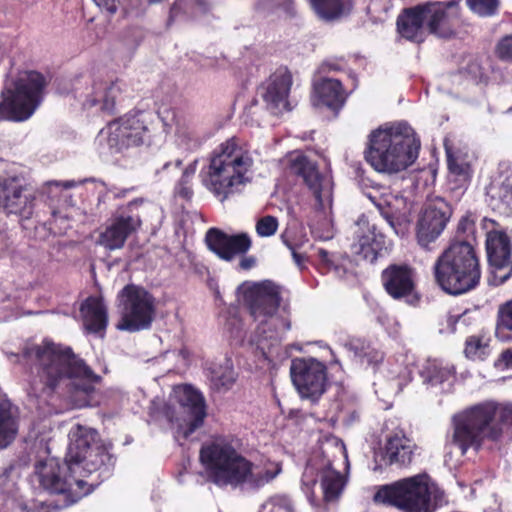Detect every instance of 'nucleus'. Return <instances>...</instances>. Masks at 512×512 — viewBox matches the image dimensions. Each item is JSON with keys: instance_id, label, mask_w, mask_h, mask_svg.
<instances>
[{"instance_id": "nucleus-16", "label": "nucleus", "mask_w": 512, "mask_h": 512, "mask_svg": "<svg viewBox=\"0 0 512 512\" xmlns=\"http://www.w3.org/2000/svg\"><path fill=\"white\" fill-rule=\"evenodd\" d=\"M142 203V199H134L118 209L111 223L100 233L97 243L110 251L122 248L128 237L141 227L140 215L135 210Z\"/></svg>"}, {"instance_id": "nucleus-27", "label": "nucleus", "mask_w": 512, "mask_h": 512, "mask_svg": "<svg viewBox=\"0 0 512 512\" xmlns=\"http://www.w3.org/2000/svg\"><path fill=\"white\" fill-rule=\"evenodd\" d=\"M202 185L224 202V143L211 153L208 164L199 173Z\"/></svg>"}, {"instance_id": "nucleus-34", "label": "nucleus", "mask_w": 512, "mask_h": 512, "mask_svg": "<svg viewBox=\"0 0 512 512\" xmlns=\"http://www.w3.org/2000/svg\"><path fill=\"white\" fill-rule=\"evenodd\" d=\"M209 9L210 3L207 0H175L169 9L166 26L170 27L175 22L195 19Z\"/></svg>"}, {"instance_id": "nucleus-39", "label": "nucleus", "mask_w": 512, "mask_h": 512, "mask_svg": "<svg viewBox=\"0 0 512 512\" xmlns=\"http://www.w3.org/2000/svg\"><path fill=\"white\" fill-rule=\"evenodd\" d=\"M313 9L324 21L339 19L344 12L342 0H311Z\"/></svg>"}, {"instance_id": "nucleus-40", "label": "nucleus", "mask_w": 512, "mask_h": 512, "mask_svg": "<svg viewBox=\"0 0 512 512\" xmlns=\"http://www.w3.org/2000/svg\"><path fill=\"white\" fill-rule=\"evenodd\" d=\"M251 246L252 241L247 233L226 234V261H231L235 256L246 254Z\"/></svg>"}, {"instance_id": "nucleus-9", "label": "nucleus", "mask_w": 512, "mask_h": 512, "mask_svg": "<svg viewBox=\"0 0 512 512\" xmlns=\"http://www.w3.org/2000/svg\"><path fill=\"white\" fill-rule=\"evenodd\" d=\"M47 85L43 74L29 71L6 85L1 92L0 120L22 122L29 119L43 101Z\"/></svg>"}, {"instance_id": "nucleus-44", "label": "nucleus", "mask_w": 512, "mask_h": 512, "mask_svg": "<svg viewBox=\"0 0 512 512\" xmlns=\"http://www.w3.org/2000/svg\"><path fill=\"white\" fill-rule=\"evenodd\" d=\"M205 243L210 251L224 260V231L215 227L208 229L205 235Z\"/></svg>"}, {"instance_id": "nucleus-12", "label": "nucleus", "mask_w": 512, "mask_h": 512, "mask_svg": "<svg viewBox=\"0 0 512 512\" xmlns=\"http://www.w3.org/2000/svg\"><path fill=\"white\" fill-rule=\"evenodd\" d=\"M121 320L116 325L120 331L130 333L151 327L155 315V299L145 288L127 284L117 295Z\"/></svg>"}, {"instance_id": "nucleus-17", "label": "nucleus", "mask_w": 512, "mask_h": 512, "mask_svg": "<svg viewBox=\"0 0 512 512\" xmlns=\"http://www.w3.org/2000/svg\"><path fill=\"white\" fill-rule=\"evenodd\" d=\"M179 403L176 417V439H188L204 423L206 406L202 394L192 385H183L177 391Z\"/></svg>"}, {"instance_id": "nucleus-22", "label": "nucleus", "mask_w": 512, "mask_h": 512, "mask_svg": "<svg viewBox=\"0 0 512 512\" xmlns=\"http://www.w3.org/2000/svg\"><path fill=\"white\" fill-rule=\"evenodd\" d=\"M416 275L415 268L409 264H390L382 271L381 282L386 293L398 300L413 294Z\"/></svg>"}, {"instance_id": "nucleus-62", "label": "nucleus", "mask_w": 512, "mask_h": 512, "mask_svg": "<svg viewBox=\"0 0 512 512\" xmlns=\"http://www.w3.org/2000/svg\"><path fill=\"white\" fill-rule=\"evenodd\" d=\"M195 272L199 275L207 274V276L210 274V271L208 268L202 264H196L195 265Z\"/></svg>"}, {"instance_id": "nucleus-6", "label": "nucleus", "mask_w": 512, "mask_h": 512, "mask_svg": "<svg viewBox=\"0 0 512 512\" xmlns=\"http://www.w3.org/2000/svg\"><path fill=\"white\" fill-rule=\"evenodd\" d=\"M437 285L447 294L458 296L475 289L481 279V266L469 240H455L438 256L433 266Z\"/></svg>"}, {"instance_id": "nucleus-20", "label": "nucleus", "mask_w": 512, "mask_h": 512, "mask_svg": "<svg viewBox=\"0 0 512 512\" xmlns=\"http://www.w3.org/2000/svg\"><path fill=\"white\" fill-rule=\"evenodd\" d=\"M426 28L439 38L455 35V24L459 18V0L425 2Z\"/></svg>"}, {"instance_id": "nucleus-8", "label": "nucleus", "mask_w": 512, "mask_h": 512, "mask_svg": "<svg viewBox=\"0 0 512 512\" xmlns=\"http://www.w3.org/2000/svg\"><path fill=\"white\" fill-rule=\"evenodd\" d=\"M75 474V466L67 459V455L63 461L48 457L35 463L30 482L32 487L40 492L62 497L53 507L61 510L91 493V489H85L87 482L77 478Z\"/></svg>"}, {"instance_id": "nucleus-28", "label": "nucleus", "mask_w": 512, "mask_h": 512, "mask_svg": "<svg viewBox=\"0 0 512 512\" xmlns=\"http://www.w3.org/2000/svg\"><path fill=\"white\" fill-rule=\"evenodd\" d=\"M158 118L162 123L163 131L169 133L173 128H176L175 133L179 145L187 150H195L200 147L202 141L192 127L187 126L178 118L175 109L162 106L158 109Z\"/></svg>"}, {"instance_id": "nucleus-64", "label": "nucleus", "mask_w": 512, "mask_h": 512, "mask_svg": "<svg viewBox=\"0 0 512 512\" xmlns=\"http://www.w3.org/2000/svg\"><path fill=\"white\" fill-rule=\"evenodd\" d=\"M13 469H14V468H13V466H9V467H6V468L3 470L2 474L0 475V482H1V483L4 481V479H6V478L9 476L10 472H11Z\"/></svg>"}, {"instance_id": "nucleus-13", "label": "nucleus", "mask_w": 512, "mask_h": 512, "mask_svg": "<svg viewBox=\"0 0 512 512\" xmlns=\"http://www.w3.org/2000/svg\"><path fill=\"white\" fill-rule=\"evenodd\" d=\"M254 160L247 145L239 138L226 141V198L242 193L252 182Z\"/></svg>"}, {"instance_id": "nucleus-10", "label": "nucleus", "mask_w": 512, "mask_h": 512, "mask_svg": "<svg viewBox=\"0 0 512 512\" xmlns=\"http://www.w3.org/2000/svg\"><path fill=\"white\" fill-rule=\"evenodd\" d=\"M241 446L240 439L226 437V486L241 493L256 492L282 473L280 462H268L254 470V464L237 452Z\"/></svg>"}, {"instance_id": "nucleus-26", "label": "nucleus", "mask_w": 512, "mask_h": 512, "mask_svg": "<svg viewBox=\"0 0 512 512\" xmlns=\"http://www.w3.org/2000/svg\"><path fill=\"white\" fill-rule=\"evenodd\" d=\"M424 8L422 3L401 11L396 20L401 37L414 43L424 42L427 30Z\"/></svg>"}, {"instance_id": "nucleus-3", "label": "nucleus", "mask_w": 512, "mask_h": 512, "mask_svg": "<svg viewBox=\"0 0 512 512\" xmlns=\"http://www.w3.org/2000/svg\"><path fill=\"white\" fill-rule=\"evenodd\" d=\"M68 437L67 459L81 477H92L85 487L92 492L114 473L117 457L112 453L113 446L103 442L96 429L80 424L71 428Z\"/></svg>"}, {"instance_id": "nucleus-55", "label": "nucleus", "mask_w": 512, "mask_h": 512, "mask_svg": "<svg viewBox=\"0 0 512 512\" xmlns=\"http://www.w3.org/2000/svg\"><path fill=\"white\" fill-rule=\"evenodd\" d=\"M206 284L209 290L213 293L215 300L221 303L223 299L219 289L218 281L213 276H211V274H209L207 276Z\"/></svg>"}, {"instance_id": "nucleus-46", "label": "nucleus", "mask_w": 512, "mask_h": 512, "mask_svg": "<svg viewBox=\"0 0 512 512\" xmlns=\"http://www.w3.org/2000/svg\"><path fill=\"white\" fill-rule=\"evenodd\" d=\"M475 232V220L472 218V215L466 214L462 216L457 225V237H462L461 240H469L474 245L473 242H475Z\"/></svg>"}, {"instance_id": "nucleus-14", "label": "nucleus", "mask_w": 512, "mask_h": 512, "mask_svg": "<svg viewBox=\"0 0 512 512\" xmlns=\"http://www.w3.org/2000/svg\"><path fill=\"white\" fill-rule=\"evenodd\" d=\"M290 375L301 398L316 402L326 391L327 368L315 358L293 359Z\"/></svg>"}, {"instance_id": "nucleus-33", "label": "nucleus", "mask_w": 512, "mask_h": 512, "mask_svg": "<svg viewBox=\"0 0 512 512\" xmlns=\"http://www.w3.org/2000/svg\"><path fill=\"white\" fill-rule=\"evenodd\" d=\"M18 415L17 406L7 398L0 399V449L14 441L19 428Z\"/></svg>"}, {"instance_id": "nucleus-25", "label": "nucleus", "mask_w": 512, "mask_h": 512, "mask_svg": "<svg viewBox=\"0 0 512 512\" xmlns=\"http://www.w3.org/2000/svg\"><path fill=\"white\" fill-rule=\"evenodd\" d=\"M122 92V82L98 81L94 82L92 92L87 94L82 102L84 108H94L104 114L112 115L116 112V101Z\"/></svg>"}, {"instance_id": "nucleus-15", "label": "nucleus", "mask_w": 512, "mask_h": 512, "mask_svg": "<svg viewBox=\"0 0 512 512\" xmlns=\"http://www.w3.org/2000/svg\"><path fill=\"white\" fill-rule=\"evenodd\" d=\"M453 214L452 206L444 198L435 197L429 200L417 220L416 239L418 244L430 250L443 233Z\"/></svg>"}, {"instance_id": "nucleus-18", "label": "nucleus", "mask_w": 512, "mask_h": 512, "mask_svg": "<svg viewBox=\"0 0 512 512\" xmlns=\"http://www.w3.org/2000/svg\"><path fill=\"white\" fill-rule=\"evenodd\" d=\"M35 196L24 177L6 175L0 178V208L7 215L29 219L34 211Z\"/></svg>"}, {"instance_id": "nucleus-54", "label": "nucleus", "mask_w": 512, "mask_h": 512, "mask_svg": "<svg viewBox=\"0 0 512 512\" xmlns=\"http://www.w3.org/2000/svg\"><path fill=\"white\" fill-rule=\"evenodd\" d=\"M281 241L283 244L291 251L294 261L300 265L303 257L301 254L297 252V246L291 241L289 233L287 231H284L281 236Z\"/></svg>"}, {"instance_id": "nucleus-53", "label": "nucleus", "mask_w": 512, "mask_h": 512, "mask_svg": "<svg viewBox=\"0 0 512 512\" xmlns=\"http://www.w3.org/2000/svg\"><path fill=\"white\" fill-rule=\"evenodd\" d=\"M18 506L22 511L26 512H49L45 511V502L44 501H19Z\"/></svg>"}, {"instance_id": "nucleus-52", "label": "nucleus", "mask_w": 512, "mask_h": 512, "mask_svg": "<svg viewBox=\"0 0 512 512\" xmlns=\"http://www.w3.org/2000/svg\"><path fill=\"white\" fill-rule=\"evenodd\" d=\"M94 3L100 8L102 12L107 13L109 16H113L120 5V0H93Z\"/></svg>"}, {"instance_id": "nucleus-58", "label": "nucleus", "mask_w": 512, "mask_h": 512, "mask_svg": "<svg viewBox=\"0 0 512 512\" xmlns=\"http://www.w3.org/2000/svg\"><path fill=\"white\" fill-rule=\"evenodd\" d=\"M256 265V258L254 256H244L240 262L239 267L243 270H249Z\"/></svg>"}, {"instance_id": "nucleus-21", "label": "nucleus", "mask_w": 512, "mask_h": 512, "mask_svg": "<svg viewBox=\"0 0 512 512\" xmlns=\"http://www.w3.org/2000/svg\"><path fill=\"white\" fill-rule=\"evenodd\" d=\"M511 251V240L505 232L492 230L487 233V259L494 269L493 283L495 285L503 284L511 276Z\"/></svg>"}, {"instance_id": "nucleus-56", "label": "nucleus", "mask_w": 512, "mask_h": 512, "mask_svg": "<svg viewBox=\"0 0 512 512\" xmlns=\"http://www.w3.org/2000/svg\"><path fill=\"white\" fill-rule=\"evenodd\" d=\"M481 347V340L478 337L472 336L466 340L465 352L467 355H475Z\"/></svg>"}, {"instance_id": "nucleus-42", "label": "nucleus", "mask_w": 512, "mask_h": 512, "mask_svg": "<svg viewBox=\"0 0 512 512\" xmlns=\"http://www.w3.org/2000/svg\"><path fill=\"white\" fill-rule=\"evenodd\" d=\"M258 512H295V506L288 495L276 494L268 498Z\"/></svg>"}, {"instance_id": "nucleus-24", "label": "nucleus", "mask_w": 512, "mask_h": 512, "mask_svg": "<svg viewBox=\"0 0 512 512\" xmlns=\"http://www.w3.org/2000/svg\"><path fill=\"white\" fill-rule=\"evenodd\" d=\"M386 247V236L377 231L375 225L367 226L366 230L357 223V230L354 232V241L351 244L352 254L361 259L373 263L377 260L379 253Z\"/></svg>"}, {"instance_id": "nucleus-7", "label": "nucleus", "mask_w": 512, "mask_h": 512, "mask_svg": "<svg viewBox=\"0 0 512 512\" xmlns=\"http://www.w3.org/2000/svg\"><path fill=\"white\" fill-rule=\"evenodd\" d=\"M245 300L250 314L259 321L250 343L265 355L291 329L288 319L275 317L281 303L279 286L269 280L255 284L245 295Z\"/></svg>"}, {"instance_id": "nucleus-63", "label": "nucleus", "mask_w": 512, "mask_h": 512, "mask_svg": "<svg viewBox=\"0 0 512 512\" xmlns=\"http://www.w3.org/2000/svg\"><path fill=\"white\" fill-rule=\"evenodd\" d=\"M172 164H174V166H175L176 168H180V167L182 166V164H183V161H182V160H180V159L175 160V161H174V163H172V162L168 161V162H166V163H164V164H163V166H162V171L167 170V169H168Z\"/></svg>"}, {"instance_id": "nucleus-1", "label": "nucleus", "mask_w": 512, "mask_h": 512, "mask_svg": "<svg viewBox=\"0 0 512 512\" xmlns=\"http://www.w3.org/2000/svg\"><path fill=\"white\" fill-rule=\"evenodd\" d=\"M14 362L32 363L27 394L39 402H47L53 394L68 395L76 408L98 404L96 385L102 377L96 374L71 347L44 340L41 345L27 346L20 354H12Z\"/></svg>"}, {"instance_id": "nucleus-23", "label": "nucleus", "mask_w": 512, "mask_h": 512, "mask_svg": "<svg viewBox=\"0 0 512 512\" xmlns=\"http://www.w3.org/2000/svg\"><path fill=\"white\" fill-rule=\"evenodd\" d=\"M199 460L204 468L201 473L207 481L216 484L219 487L224 486V439L202 444Z\"/></svg>"}, {"instance_id": "nucleus-31", "label": "nucleus", "mask_w": 512, "mask_h": 512, "mask_svg": "<svg viewBox=\"0 0 512 512\" xmlns=\"http://www.w3.org/2000/svg\"><path fill=\"white\" fill-rule=\"evenodd\" d=\"M80 312L87 332L103 338L108 325V313L104 303L96 297H88L81 303Z\"/></svg>"}, {"instance_id": "nucleus-47", "label": "nucleus", "mask_w": 512, "mask_h": 512, "mask_svg": "<svg viewBox=\"0 0 512 512\" xmlns=\"http://www.w3.org/2000/svg\"><path fill=\"white\" fill-rule=\"evenodd\" d=\"M487 194L502 202H509L512 200V176H507L500 185L492 184L488 188Z\"/></svg>"}, {"instance_id": "nucleus-36", "label": "nucleus", "mask_w": 512, "mask_h": 512, "mask_svg": "<svg viewBox=\"0 0 512 512\" xmlns=\"http://www.w3.org/2000/svg\"><path fill=\"white\" fill-rule=\"evenodd\" d=\"M344 348L351 352L362 364L376 365L382 362L384 355L370 342L358 337H351L344 343Z\"/></svg>"}, {"instance_id": "nucleus-57", "label": "nucleus", "mask_w": 512, "mask_h": 512, "mask_svg": "<svg viewBox=\"0 0 512 512\" xmlns=\"http://www.w3.org/2000/svg\"><path fill=\"white\" fill-rule=\"evenodd\" d=\"M210 382L212 389L220 390L224 387V373H214V371H211Z\"/></svg>"}, {"instance_id": "nucleus-43", "label": "nucleus", "mask_w": 512, "mask_h": 512, "mask_svg": "<svg viewBox=\"0 0 512 512\" xmlns=\"http://www.w3.org/2000/svg\"><path fill=\"white\" fill-rule=\"evenodd\" d=\"M425 381L432 386L440 385L452 378L453 373L449 368L439 367L436 364L427 366L422 372Z\"/></svg>"}, {"instance_id": "nucleus-45", "label": "nucleus", "mask_w": 512, "mask_h": 512, "mask_svg": "<svg viewBox=\"0 0 512 512\" xmlns=\"http://www.w3.org/2000/svg\"><path fill=\"white\" fill-rule=\"evenodd\" d=\"M472 12L481 17H490L497 13L499 0H466Z\"/></svg>"}, {"instance_id": "nucleus-49", "label": "nucleus", "mask_w": 512, "mask_h": 512, "mask_svg": "<svg viewBox=\"0 0 512 512\" xmlns=\"http://www.w3.org/2000/svg\"><path fill=\"white\" fill-rule=\"evenodd\" d=\"M321 261L326 264L329 270L333 271L338 277H343L346 273V268L343 264L339 263L338 258L328 251L321 249L319 251Z\"/></svg>"}, {"instance_id": "nucleus-51", "label": "nucleus", "mask_w": 512, "mask_h": 512, "mask_svg": "<svg viewBox=\"0 0 512 512\" xmlns=\"http://www.w3.org/2000/svg\"><path fill=\"white\" fill-rule=\"evenodd\" d=\"M447 165L450 173L460 176L463 179H467L469 177V164L465 162H459L457 159L448 156Z\"/></svg>"}, {"instance_id": "nucleus-2", "label": "nucleus", "mask_w": 512, "mask_h": 512, "mask_svg": "<svg viewBox=\"0 0 512 512\" xmlns=\"http://www.w3.org/2000/svg\"><path fill=\"white\" fill-rule=\"evenodd\" d=\"M420 139L404 121L381 126L369 134L365 160L380 173L395 174L418 158Z\"/></svg>"}, {"instance_id": "nucleus-50", "label": "nucleus", "mask_w": 512, "mask_h": 512, "mask_svg": "<svg viewBox=\"0 0 512 512\" xmlns=\"http://www.w3.org/2000/svg\"><path fill=\"white\" fill-rule=\"evenodd\" d=\"M496 55L501 61L512 64V35H506L499 40Z\"/></svg>"}, {"instance_id": "nucleus-11", "label": "nucleus", "mask_w": 512, "mask_h": 512, "mask_svg": "<svg viewBox=\"0 0 512 512\" xmlns=\"http://www.w3.org/2000/svg\"><path fill=\"white\" fill-rule=\"evenodd\" d=\"M428 481L429 476L423 473L382 485L374 495V502L403 512H432Z\"/></svg>"}, {"instance_id": "nucleus-48", "label": "nucleus", "mask_w": 512, "mask_h": 512, "mask_svg": "<svg viewBox=\"0 0 512 512\" xmlns=\"http://www.w3.org/2000/svg\"><path fill=\"white\" fill-rule=\"evenodd\" d=\"M278 229V220L276 217L267 215L260 218L256 223V232L260 237H270Z\"/></svg>"}, {"instance_id": "nucleus-19", "label": "nucleus", "mask_w": 512, "mask_h": 512, "mask_svg": "<svg viewBox=\"0 0 512 512\" xmlns=\"http://www.w3.org/2000/svg\"><path fill=\"white\" fill-rule=\"evenodd\" d=\"M292 174L302 178L305 185L315 197L318 209L323 210L331 202L330 182L318 169L315 161L305 155H297L290 160Z\"/></svg>"}, {"instance_id": "nucleus-60", "label": "nucleus", "mask_w": 512, "mask_h": 512, "mask_svg": "<svg viewBox=\"0 0 512 512\" xmlns=\"http://www.w3.org/2000/svg\"><path fill=\"white\" fill-rule=\"evenodd\" d=\"M199 62L201 68H210L215 66L217 60L211 57H201Z\"/></svg>"}, {"instance_id": "nucleus-37", "label": "nucleus", "mask_w": 512, "mask_h": 512, "mask_svg": "<svg viewBox=\"0 0 512 512\" xmlns=\"http://www.w3.org/2000/svg\"><path fill=\"white\" fill-rule=\"evenodd\" d=\"M321 487L326 502L336 500L343 490V477L340 472L331 468L330 462L322 473Z\"/></svg>"}, {"instance_id": "nucleus-5", "label": "nucleus", "mask_w": 512, "mask_h": 512, "mask_svg": "<svg viewBox=\"0 0 512 512\" xmlns=\"http://www.w3.org/2000/svg\"><path fill=\"white\" fill-rule=\"evenodd\" d=\"M160 122L158 111L133 109L102 128L96 136L100 156H131L140 146L150 142L155 123Z\"/></svg>"}, {"instance_id": "nucleus-4", "label": "nucleus", "mask_w": 512, "mask_h": 512, "mask_svg": "<svg viewBox=\"0 0 512 512\" xmlns=\"http://www.w3.org/2000/svg\"><path fill=\"white\" fill-rule=\"evenodd\" d=\"M453 423L451 444L464 455L469 448L478 450L484 439L498 441L503 427H512V405L486 401L455 415Z\"/></svg>"}, {"instance_id": "nucleus-38", "label": "nucleus", "mask_w": 512, "mask_h": 512, "mask_svg": "<svg viewBox=\"0 0 512 512\" xmlns=\"http://www.w3.org/2000/svg\"><path fill=\"white\" fill-rule=\"evenodd\" d=\"M495 335L501 341L512 339V299L498 308Z\"/></svg>"}, {"instance_id": "nucleus-41", "label": "nucleus", "mask_w": 512, "mask_h": 512, "mask_svg": "<svg viewBox=\"0 0 512 512\" xmlns=\"http://www.w3.org/2000/svg\"><path fill=\"white\" fill-rule=\"evenodd\" d=\"M198 160H193L182 171V175L175 185V194L185 200H191L193 197L192 179L196 173Z\"/></svg>"}, {"instance_id": "nucleus-59", "label": "nucleus", "mask_w": 512, "mask_h": 512, "mask_svg": "<svg viewBox=\"0 0 512 512\" xmlns=\"http://www.w3.org/2000/svg\"><path fill=\"white\" fill-rule=\"evenodd\" d=\"M48 185H54L56 187H59V186H62L64 189H70V188H73L77 185V183L73 180L71 181H51V182H48Z\"/></svg>"}, {"instance_id": "nucleus-61", "label": "nucleus", "mask_w": 512, "mask_h": 512, "mask_svg": "<svg viewBox=\"0 0 512 512\" xmlns=\"http://www.w3.org/2000/svg\"><path fill=\"white\" fill-rule=\"evenodd\" d=\"M501 359L507 367L512 368V350L508 349L502 352Z\"/></svg>"}, {"instance_id": "nucleus-32", "label": "nucleus", "mask_w": 512, "mask_h": 512, "mask_svg": "<svg viewBox=\"0 0 512 512\" xmlns=\"http://www.w3.org/2000/svg\"><path fill=\"white\" fill-rule=\"evenodd\" d=\"M314 94V105L325 106L333 111H338L345 102L342 84L336 79L323 78L315 83Z\"/></svg>"}, {"instance_id": "nucleus-30", "label": "nucleus", "mask_w": 512, "mask_h": 512, "mask_svg": "<svg viewBox=\"0 0 512 512\" xmlns=\"http://www.w3.org/2000/svg\"><path fill=\"white\" fill-rule=\"evenodd\" d=\"M292 86V74L286 67L278 68L269 78L264 100L275 108H288V95Z\"/></svg>"}, {"instance_id": "nucleus-29", "label": "nucleus", "mask_w": 512, "mask_h": 512, "mask_svg": "<svg viewBox=\"0 0 512 512\" xmlns=\"http://www.w3.org/2000/svg\"><path fill=\"white\" fill-rule=\"evenodd\" d=\"M417 445L404 434H394L387 438L384 447V461L397 467H408L414 459Z\"/></svg>"}, {"instance_id": "nucleus-35", "label": "nucleus", "mask_w": 512, "mask_h": 512, "mask_svg": "<svg viewBox=\"0 0 512 512\" xmlns=\"http://www.w3.org/2000/svg\"><path fill=\"white\" fill-rule=\"evenodd\" d=\"M365 195L375 205L380 215L386 220L393 231L397 235L403 236L406 233L407 225L409 222L405 218L396 216L389 200L392 198V195L382 194L377 190L365 193Z\"/></svg>"}]
</instances>
